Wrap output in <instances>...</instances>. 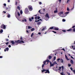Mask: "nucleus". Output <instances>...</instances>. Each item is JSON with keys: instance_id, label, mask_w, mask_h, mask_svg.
I'll return each mask as SVG.
<instances>
[{"instance_id": "nucleus-1", "label": "nucleus", "mask_w": 75, "mask_h": 75, "mask_svg": "<svg viewBox=\"0 0 75 75\" xmlns=\"http://www.w3.org/2000/svg\"><path fill=\"white\" fill-rule=\"evenodd\" d=\"M24 43V42L23 40H15L14 41H12L11 42V43L12 45H17L18 44V43Z\"/></svg>"}, {"instance_id": "nucleus-2", "label": "nucleus", "mask_w": 75, "mask_h": 75, "mask_svg": "<svg viewBox=\"0 0 75 75\" xmlns=\"http://www.w3.org/2000/svg\"><path fill=\"white\" fill-rule=\"evenodd\" d=\"M45 62H44V64H42V70H41V71L42 72H43L44 71H45V74H47V73L50 74V72L49 71V69H44V68H43V67H44L45 66Z\"/></svg>"}, {"instance_id": "nucleus-3", "label": "nucleus", "mask_w": 75, "mask_h": 75, "mask_svg": "<svg viewBox=\"0 0 75 75\" xmlns=\"http://www.w3.org/2000/svg\"><path fill=\"white\" fill-rule=\"evenodd\" d=\"M54 29L55 30H59V28L57 27H55V26H53V27H50L49 29H48V30H49L50 29Z\"/></svg>"}, {"instance_id": "nucleus-4", "label": "nucleus", "mask_w": 75, "mask_h": 75, "mask_svg": "<svg viewBox=\"0 0 75 75\" xmlns=\"http://www.w3.org/2000/svg\"><path fill=\"white\" fill-rule=\"evenodd\" d=\"M28 9L30 11H31L33 10V7L31 6H29L28 7Z\"/></svg>"}, {"instance_id": "nucleus-5", "label": "nucleus", "mask_w": 75, "mask_h": 75, "mask_svg": "<svg viewBox=\"0 0 75 75\" xmlns=\"http://www.w3.org/2000/svg\"><path fill=\"white\" fill-rule=\"evenodd\" d=\"M59 60H60V61H61V63H63V60L62 59H60V58H58L57 60V62H59Z\"/></svg>"}, {"instance_id": "nucleus-6", "label": "nucleus", "mask_w": 75, "mask_h": 75, "mask_svg": "<svg viewBox=\"0 0 75 75\" xmlns=\"http://www.w3.org/2000/svg\"><path fill=\"white\" fill-rule=\"evenodd\" d=\"M6 25H4V24H2L1 25V28H2L4 29H6Z\"/></svg>"}, {"instance_id": "nucleus-7", "label": "nucleus", "mask_w": 75, "mask_h": 75, "mask_svg": "<svg viewBox=\"0 0 75 75\" xmlns=\"http://www.w3.org/2000/svg\"><path fill=\"white\" fill-rule=\"evenodd\" d=\"M44 62H45V65H47L49 63V60L48 59H47L46 60H45V61H44L43 62V63L44 64Z\"/></svg>"}, {"instance_id": "nucleus-8", "label": "nucleus", "mask_w": 75, "mask_h": 75, "mask_svg": "<svg viewBox=\"0 0 75 75\" xmlns=\"http://www.w3.org/2000/svg\"><path fill=\"white\" fill-rule=\"evenodd\" d=\"M25 14H27V13H28L29 12V11L28 10V8H26L25 9Z\"/></svg>"}, {"instance_id": "nucleus-9", "label": "nucleus", "mask_w": 75, "mask_h": 75, "mask_svg": "<svg viewBox=\"0 0 75 75\" xmlns=\"http://www.w3.org/2000/svg\"><path fill=\"white\" fill-rule=\"evenodd\" d=\"M45 17L46 18H47V19H49L50 18L48 14V13H46L45 15Z\"/></svg>"}, {"instance_id": "nucleus-10", "label": "nucleus", "mask_w": 75, "mask_h": 75, "mask_svg": "<svg viewBox=\"0 0 75 75\" xmlns=\"http://www.w3.org/2000/svg\"><path fill=\"white\" fill-rule=\"evenodd\" d=\"M63 14V11H60L59 13H58L59 15V16H61V14Z\"/></svg>"}, {"instance_id": "nucleus-11", "label": "nucleus", "mask_w": 75, "mask_h": 75, "mask_svg": "<svg viewBox=\"0 0 75 75\" xmlns=\"http://www.w3.org/2000/svg\"><path fill=\"white\" fill-rule=\"evenodd\" d=\"M9 50V48L8 47H7L6 48H5V49H4V52H6V51H8Z\"/></svg>"}, {"instance_id": "nucleus-12", "label": "nucleus", "mask_w": 75, "mask_h": 75, "mask_svg": "<svg viewBox=\"0 0 75 75\" xmlns=\"http://www.w3.org/2000/svg\"><path fill=\"white\" fill-rule=\"evenodd\" d=\"M56 10H55L54 11V13H58V11L57 10V8H56Z\"/></svg>"}, {"instance_id": "nucleus-13", "label": "nucleus", "mask_w": 75, "mask_h": 75, "mask_svg": "<svg viewBox=\"0 0 75 75\" xmlns=\"http://www.w3.org/2000/svg\"><path fill=\"white\" fill-rule=\"evenodd\" d=\"M52 58V56H48V59L49 60L51 59Z\"/></svg>"}, {"instance_id": "nucleus-14", "label": "nucleus", "mask_w": 75, "mask_h": 75, "mask_svg": "<svg viewBox=\"0 0 75 75\" xmlns=\"http://www.w3.org/2000/svg\"><path fill=\"white\" fill-rule=\"evenodd\" d=\"M53 64L55 65V64H57V62H56V61H54V62H53V63L52 64Z\"/></svg>"}, {"instance_id": "nucleus-15", "label": "nucleus", "mask_w": 75, "mask_h": 75, "mask_svg": "<svg viewBox=\"0 0 75 75\" xmlns=\"http://www.w3.org/2000/svg\"><path fill=\"white\" fill-rule=\"evenodd\" d=\"M22 21L23 22L25 21V22H26L27 21L26 19H25V18L24 19H23V20H22Z\"/></svg>"}, {"instance_id": "nucleus-16", "label": "nucleus", "mask_w": 75, "mask_h": 75, "mask_svg": "<svg viewBox=\"0 0 75 75\" xmlns=\"http://www.w3.org/2000/svg\"><path fill=\"white\" fill-rule=\"evenodd\" d=\"M50 66L52 67L54 65L53 64H52V63H51V62H50Z\"/></svg>"}, {"instance_id": "nucleus-17", "label": "nucleus", "mask_w": 75, "mask_h": 75, "mask_svg": "<svg viewBox=\"0 0 75 75\" xmlns=\"http://www.w3.org/2000/svg\"><path fill=\"white\" fill-rule=\"evenodd\" d=\"M65 58L67 60H69V59L67 57V56L66 54L65 55Z\"/></svg>"}, {"instance_id": "nucleus-18", "label": "nucleus", "mask_w": 75, "mask_h": 75, "mask_svg": "<svg viewBox=\"0 0 75 75\" xmlns=\"http://www.w3.org/2000/svg\"><path fill=\"white\" fill-rule=\"evenodd\" d=\"M72 30V29H70L67 30V31H68V32H71V31Z\"/></svg>"}, {"instance_id": "nucleus-19", "label": "nucleus", "mask_w": 75, "mask_h": 75, "mask_svg": "<svg viewBox=\"0 0 75 75\" xmlns=\"http://www.w3.org/2000/svg\"><path fill=\"white\" fill-rule=\"evenodd\" d=\"M70 62H71V63L72 64H74L73 61L72 60H71Z\"/></svg>"}, {"instance_id": "nucleus-20", "label": "nucleus", "mask_w": 75, "mask_h": 75, "mask_svg": "<svg viewBox=\"0 0 75 75\" xmlns=\"http://www.w3.org/2000/svg\"><path fill=\"white\" fill-rule=\"evenodd\" d=\"M67 15H66L65 13L63 14V17H65L66 16H67Z\"/></svg>"}, {"instance_id": "nucleus-21", "label": "nucleus", "mask_w": 75, "mask_h": 75, "mask_svg": "<svg viewBox=\"0 0 75 75\" xmlns=\"http://www.w3.org/2000/svg\"><path fill=\"white\" fill-rule=\"evenodd\" d=\"M17 14L18 16H20V14L18 11L17 12Z\"/></svg>"}, {"instance_id": "nucleus-22", "label": "nucleus", "mask_w": 75, "mask_h": 75, "mask_svg": "<svg viewBox=\"0 0 75 75\" xmlns=\"http://www.w3.org/2000/svg\"><path fill=\"white\" fill-rule=\"evenodd\" d=\"M17 9H18L19 10H20V7H19V6H18L17 7Z\"/></svg>"}, {"instance_id": "nucleus-23", "label": "nucleus", "mask_w": 75, "mask_h": 75, "mask_svg": "<svg viewBox=\"0 0 75 75\" xmlns=\"http://www.w3.org/2000/svg\"><path fill=\"white\" fill-rule=\"evenodd\" d=\"M3 32V30L2 29H1V30H0V33H2Z\"/></svg>"}, {"instance_id": "nucleus-24", "label": "nucleus", "mask_w": 75, "mask_h": 75, "mask_svg": "<svg viewBox=\"0 0 75 75\" xmlns=\"http://www.w3.org/2000/svg\"><path fill=\"white\" fill-rule=\"evenodd\" d=\"M35 30V28H33L31 29V31H33L34 30Z\"/></svg>"}, {"instance_id": "nucleus-25", "label": "nucleus", "mask_w": 75, "mask_h": 75, "mask_svg": "<svg viewBox=\"0 0 75 75\" xmlns=\"http://www.w3.org/2000/svg\"><path fill=\"white\" fill-rule=\"evenodd\" d=\"M69 12H67L65 13V14L66 15H67L68 14H69Z\"/></svg>"}, {"instance_id": "nucleus-26", "label": "nucleus", "mask_w": 75, "mask_h": 75, "mask_svg": "<svg viewBox=\"0 0 75 75\" xmlns=\"http://www.w3.org/2000/svg\"><path fill=\"white\" fill-rule=\"evenodd\" d=\"M41 24V22H39L38 23H37V24L38 25H39Z\"/></svg>"}, {"instance_id": "nucleus-27", "label": "nucleus", "mask_w": 75, "mask_h": 75, "mask_svg": "<svg viewBox=\"0 0 75 75\" xmlns=\"http://www.w3.org/2000/svg\"><path fill=\"white\" fill-rule=\"evenodd\" d=\"M17 12L16 11V13H15V16H16V18L17 17V14H17V13H16Z\"/></svg>"}, {"instance_id": "nucleus-28", "label": "nucleus", "mask_w": 75, "mask_h": 75, "mask_svg": "<svg viewBox=\"0 0 75 75\" xmlns=\"http://www.w3.org/2000/svg\"><path fill=\"white\" fill-rule=\"evenodd\" d=\"M70 2V0H68L67 1V3L68 4L69 3V2Z\"/></svg>"}, {"instance_id": "nucleus-29", "label": "nucleus", "mask_w": 75, "mask_h": 75, "mask_svg": "<svg viewBox=\"0 0 75 75\" xmlns=\"http://www.w3.org/2000/svg\"><path fill=\"white\" fill-rule=\"evenodd\" d=\"M33 33H32V34H31V37H33Z\"/></svg>"}, {"instance_id": "nucleus-30", "label": "nucleus", "mask_w": 75, "mask_h": 75, "mask_svg": "<svg viewBox=\"0 0 75 75\" xmlns=\"http://www.w3.org/2000/svg\"><path fill=\"white\" fill-rule=\"evenodd\" d=\"M29 20L30 21H32V20H31V18H29Z\"/></svg>"}, {"instance_id": "nucleus-31", "label": "nucleus", "mask_w": 75, "mask_h": 75, "mask_svg": "<svg viewBox=\"0 0 75 75\" xmlns=\"http://www.w3.org/2000/svg\"><path fill=\"white\" fill-rule=\"evenodd\" d=\"M59 68L58 69V70H61V67H59Z\"/></svg>"}, {"instance_id": "nucleus-32", "label": "nucleus", "mask_w": 75, "mask_h": 75, "mask_svg": "<svg viewBox=\"0 0 75 75\" xmlns=\"http://www.w3.org/2000/svg\"><path fill=\"white\" fill-rule=\"evenodd\" d=\"M7 17H8V18H10V15L8 14V15Z\"/></svg>"}, {"instance_id": "nucleus-33", "label": "nucleus", "mask_w": 75, "mask_h": 75, "mask_svg": "<svg viewBox=\"0 0 75 75\" xmlns=\"http://www.w3.org/2000/svg\"><path fill=\"white\" fill-rule=\"evenodd\" d=\"M56 59V56H54V61H55V59Z\"/></svg>"}, {"instance_id": "nucleus-34", "label": "nucleus", "mask_w": 75, "mask_h": 75, "mask_svg": "<svg viewBox=\"0 0 75 75\" xmlns=\"http://www.w3.org/2000/svg\"><path fill=\"white\" fill-rule=\"evenodd\" d=\"M40 21V20H38V21H36V20H35V22H39Z\"/></svg>"}, {"instance_id": "nucleus-35", "label": "nucleus", "mask_w": 75, "mask_h": 75, "mask_svg": "<svg viewBox=\"0 0 75 75\" xmlns=\"http://www.w3.org/2000/svg\"><path fill=\"white\" fill-rule=\"evenodd\" d=\"M67 10L68 11H70L69 9V7L67 8Z\"/></svg>"}, {"instance_id": "nucleus-36", "label": "nucleus", "mask_w": 75, "mask_h": 75, "mask_svg": "<svg viewBox=\"0 0 75 75\" xmlns=\"http://www.w3.org/2000/svg\"><path fill=\"white\" fill-rule=\"evenodd\" d=\"M52 32L54 33H55V34H56V33H57V32H55V31H52Z\"/></svg>"}, {"instance_id": "nucleus-37", "label": "nucleus", "mask_w": 75, "mask_h": 75, "mask_svg": "<svg viewBox=\"0 0 75 75\" xmlns=\"http://www.w3.org/2000/svg\"><path fill=\"white\" fill-rule=\"evenodd\" d=\"M5 40H6V42H8V39H5Z\"/></svg>"}, {"instance_id": "nucleus-38", "label": "nucleus", "mask_w": 75, "mask_h": 75, "mask_svg": "<svg viewBox=\"0 0 75 75\" xmlns=\"http://www.w3.org/2000/svg\"><path fill=\"white\" fill-rule=\"evenodd\" d=\"M71 66V64H68V67H70Z\"/></svg>"}, {"instance_id": "nucleus-39", "label": "nucleus", "mask_w": 75, "mask_h": 75, "mask_svg": "<svg viewBox=\"0 0 75 75\" xmlns=\"http://www.w3.org/2000/svg\"><path fill=\"white\" fill-rule=\"evenodd\" d=\"M73 32H75V28L73 29Z\"/></svg>"}, {"instance_id": "nucleus-40", "label": "nucleus", "mask_w": 75, "mask_h": 75, "mask_svg": "<svg viewBox=\"0 0 75 75\" xmlns=\"http://www.w3.org/2000/svg\"><path fill=\"white\" fill-rule=\"evenodd\" d=\"M6 10L8 11V10L9 8H6Z\"/></svg>"}, {"instance_id": "nucleus-41", "label": "nucleus", "mask_w": 75, "mask_h": 75, "mask_svg": "<svg viewBox=\"0 0 75 75\" xmlns=\"http://www.w3.org/2000/svg\"><path fill=\"white\" fill-rule=\"evenodd\" d=\"M62 21H63V22H65L66 21L64 19H63Z\"/></svg>"}, {"instance_id": "nucleus-42", "label": "nucleus", "mask_w": 75, "mask_h": 75, "mask_svg": "<svg viewBox=\"0 0 75 75\" xmlns=\"http://www.w3.org/2000/svg\"><path fill=\"white\" fill-rule=\"evenodd\" d=\"M40 18V16H38V19L39 20Z\"/></svg>"}, {"instance_id": "nucleus-43", "label": "nucleus", "mask_w": 75, "mask_h": 75, "mask_svg": "<svg viewBox=\"0 0 75 75\" xmlns=\"http://www.w3.org/2000/svg\"><path fill=\"white\" fill-rule=\"evenodd\" d=\"M20 40H23V38H22L21 36V37Z\"/></svg>"}, {"instance_id": "nucleus-44", "label": "nucleus", "mask_w": 75, "mask_h": 75, "mask_svg": "<svg viewBox=\"0 0 75 75\" xmlns=\"http://www.w3.org/2000/svg\"><path fill=\"white\" fill-rule=\"evenodd\" d=\"M9 43V42H7L5 43L7 45H8V44Z\"/></svg>"}, {"instance_id": "nucleus-45", "label": "nucleus", "mask_w": 75, "mask_h": 75, "mask_svg": "<svg viewBox=\"0 0 75 75\" xmlns=\"http://www.w3.org/2000/svg\"><path fill=\"white\" fill-rule=\"evenodd\" d=\"M39 4H40V5L42 4V2H39Z\"/></svg>"}, {"instance_id": "nucleus-46", "label": "nucleus", "mask_w": 75, "mask_h": 75, "mask_svg": "<svg viewBox=\"0 0 75 75\" xmlns=\"http://www.w3.org/2000/svg\"><path fill=\"white\" fill-rule=\"evenodd\" d=\"M20 13H21V14H22L23 12H22V11H20Z\"/></svg>"}, {"instance_id": "nucleus-47", "label": "nucleus", "mask_w": 75, "mask_h": 75, "mask_svg": "<svg viewBox=\"0 0 75 75\" xmlns=\"http://www.w3.org/2000/svg\"><path fill=\"white\" fill-rule=\"evenodd\" d=\"M62 31L63 32H66V30H62Z\"/></svg>"}, {"instance_id": "nucleus-48", "label": "nucleus", "mask_w": 75, "mask_h": 75, "mask_svg": "<svg viewBox=\"0 0 75 75\" xmlns=\"http://www.w3.org/2000/svg\"><path fill=\"white\" fill-rule=\"evenodd\" d=\"M11 46L10 45H8V47L9 48H11Z\"/></svg>"}, {"instance_id": "nucleus-49", "label": "nucleus", "mask_w": 75, "mask_h": 75, "mask_svg": "<svg viewBox=\"0 0 75 75\" xmlns=\"http://www.w3.org/2000/svg\"><path fill=\"white\" fill-rule=\"evenodd\" d=\"M35 19L36 20H37V16H35Z\"/></svg>"}, {"instance_id": "nucleus-50", "label": "nucleus", "mask_w": 75, "mask_h": 75, "mask_svg": "<svg viewBox=\"0 0 75 75\" xmlns=\"http://www.w3.org/2000/svg\"><path fill=\"white\" fill-rule=\"evenodd\" d=\"M28 29H30V26H28Z\"/></svg>"}, {"instance_id": "nucleus-51", "label": "nucleus", "mask_w": 75, "mask_h": 75, "mask_svg": "<svg viewBox=\"0 0 75 75\" xmlns=\"http://www.w3.org/2000/svg\"><path fill=\"white\" fill-rule=\"evenodd\" d=\"M73 72L75 74V69L74 70H73Z\"/></svg>"}, {"instance_id": "nucleus-52", "label": "nucleus", "mask_w": 75, "mask_h": 75, "mask_svg": "<svg viewBox=\"0 0 75 75\" xmlns=\"http://www.w3.org/2000/svg\"><path fill=\"white\" fill-rule=\"evenodd\" d=\"M71 58L72 59H74V57H73L71 56Z\"/></svg>"}, {"instance_id": "nucleus-53", "label": "nucleus", "mask_w": 75, "mask_h": 75, "mask_svg": "<svg viewBox=\"0 0 75 75\" xmlns=\"http://www.w3.org/2000/svg\"><path fill=\"white\" fill-rule=\"evenodd\" d=\"M70 69H71V70L72 71H73V69L71 68H70Z\"/></svg>"}, {"instance_id": "nucleus-54", "label": "nucleus", "mask_w": 75, "mask_h": 75, "mask_svg": "<svg viewBox=\"0 0 75 75\" xmlns=\"http://www.w3.org/2000/svg\"><path fill=\"white\" fill-rule=\"evenodd\" d=\"M45 29V28H43L41 30L43 31V30H44Z\"/></svg>"}, {"instance_id": "nucleus-55", "label": "nucleus", "mask_w": 75, "mask_h": 75, "mask_svg": "<svg viewBox=\"0 0 75 75\" xmlns=\"http://www.w3.org/2000/svg\"><path fill=\"white\" fill-rule=\"evenodd\" d=\"M67 74H68V75H70V74L69 72H67Z\"/></svg>"}, {"instance_id": "nucleus-56", "label": "nucleus", "mask_w": 75, "mask_h": 75, "mask_svg": "<svg viewBox=\"0 0 75 75\" xmlns=\"http://www.w3.org/2000/svg\"><path fill=\"white\" fill-rule=\"evenodd\" d=\"M4 6H6V4H4Z\"/></svg>"}, {"instance_id": "nucleus-57", "label": "nucleus", "mask_w": 75, "mask_h": 75, "mask_svg": "<svg viewBox=\"0 0 75 75\" xmlns=\"http://www.w3.org/2000/svg\"><path fill=\"white\" fill-rule=\"evenodd\" d=\"M75 28V26H73L72 27V28Z\"/></svg>"}, {"instance_id": "nucleus-58", "label": "nucleus", "mask_w": 75, "mask_h": 75, "mask_svg": "<svg viewBox=\"0 0 75 75\" xmlns=\"http://www.w3.org/2000/svg\"><path fill=\"white\" fill-rule=\"evenodd\" d=\"M17 4H18L17 2L16 1V2L15 5H17Z\"/></svg>"}, {"instance_id": "nucleus-59", "label": "nucleus", "mask_w": 75, "mask_h": 75, "mask_svg": "<svg viewBox=\"0 0 75 75\" xmlns=\"http://www.w3.org/2000/svg\"><path fill=\"white\" fill-rule=\"evenodd\" d=\"M31 19H32V20H33V19H34V17H32V18H31Z\"/></svg>"}, {"instance_id": "nucleus-60", "label": "nucleus", "mask_w": 75, "mask_h": 75, "mask_svg": "<svg viewBox=\"0 0 75 75\" xmlns=\"http://www.w3.org/2000/svg\"><path fill=\"white\" fill-rule=\"evenodd\" d=\"M3 58V56H0V58Z\"/></svg>"}, {"instance_id": "nucleus-61", "label": "nucleus", "mask_w": 75, "mask_h": 75, "mask_svg": "<svg viewBox=\"0 0 75 75\" xmlns=\"http://www.w3.org/2000/svg\"><path fill=\"white\" fill-rule=\"evenodd\" d=\"M38 12H39V13H40V10H39V11Z\"/></svg>"}, {"instance_id": "nucleus-62", "label": "nucleus", "mask_w": 75, "mask_h": 75, "mask_svg": "<svg viewBox=\"0 0 75 75\" xmlns=\"http://www.w3.org/2000/svg\"><path fill=\"white\" fill-rule=\"evenodd\" d=\"M7 2H10V0H8Z\"/></svg>"}, {"instance_id": "nucleus-63", "label": "nucleus", "mask_w": 75, "mask_h": 75, "mask_svg": "<svg viewBox=\"0 0 75 75\" xmlns=\"http://www.w3.org/2000/svg\"><path fill=\"white\" fill-rule=\"evenodd\" d=\"M38 34L40 35L41 34V33L40 32H39Z\"/></svg>"}, {"instance_id": "nucleus-64", "label": "nucleus", "mask_w": 75, "mask_h": 75, "mask_svg": "<svg viewBox=\"0 0 75 75\" xmlns=\"http://www.w3.org/2000/svg\"><path fill=\"white\" fill-rule=\"evenodd\" d=\"M26 32L28 33H29V31L28 30H27L26 31Z\"/></svg>"}]
</instances>
